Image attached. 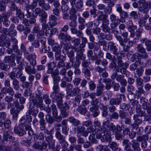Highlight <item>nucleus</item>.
Instances as JSON below:
<instances>
[{
	"instance_id": "f257e3e1",
	"label": "nucleus",
	"mask_w": 151,
	"mask_h": 151,
	"mask_svg": "<svg viewBox=\"0 0 151 151\" xmlns=\"http://www.w3.org/2000/svg\"><path fill=\"white\" fill-rule=\"evenodd\" d=\"M122 143L124 147V151H140L141 150L139 143L136 142L135 140H132L130 142L128 139H124Z\"/></svg>"
},
{
	"instance_id": "f03ea898",
	"label": "nucleus",
	"mask_w": 151,
	"mask_h": 151,
	"mask_svg": "<svg viewBox=\"0 0 151 151\" xmlns=\"http://www.w3.org/2000/svg\"><path fill=\"white\" fill-rule=\"evenodd\" d=\"M25 121V116H23L19 120L20 124L18 126L15 127L14 128V132L19 136H22L26 133L24 128L25 127L24 123Z\"/></svg>"
},
{
	"instance_id": "7ed1b4c3",
	"label": "nucleus",
	"mask_w": 151,
	"mask_h": 151,
	"mask_svg": "<svg viewBox=\"0 0 151 151\" xmlns=\"http://www.w3.org/2000/svg\"><path fill=\"white\" fill-rule=\"evenodd\" d=\"M118 64L119 66L122 67V68L120 72L117 70L116 69H114V71L116 72V73H113L112 76H121V74L118 73H120L127 76L129 73L128 72H127L125 69L128 66V64L126 63H124L120 59L118 60Z\"/></svg>"
},
{
	"instance_id": "20e7f679",
	"label": "nucleus",
	"mask_w": 151,
	"mask_h": 151,
	"mask_svg": "<svg viewBox=\"0 0 151 151\" xmlns=\"http://www.w3.org/2000/svg\"><path fill=\"white\" fill-rule=\"evenodd\" d=\"M52 50L55 52V56L57 60H59L61 59L63 60H65V56L61 55V49L58 44L55 43L52 45Z\"/></svg>"
},
{
	"instance_id": "39448f33",
	"label": "nucleus",
	"mask_w": 151,
	"mask_h": 151,
	"mask_svg": "<svg viewBox=\"0 0 151 151\" xmlns=\"http://www.w3.org/2000/svg\"><path fill=\"white\" fill-rule=\"evenodd\" d=\"M133 119L134 121L133 123L131 125V126L133 129H137L139 126L142 122V120L138 117L137 115L135 114L133 116Z\"/></svg>"
},
{
	"instance_id": "423d86ee",
	"label": "nucleus",
	"mask_w": 151,
	"mask_h": 151,
	"mask_svg": "<svg viewBox=\"0 0 151 151\" xmlns=\"http://www.w3.org/2000/svg\"><path fill=\"white\" fill-rule=\"evenodd\" d=\"M147 100L144 97L140 99V102L142 104V108L144 110H146L148 114L151 113V106L147 102Z\"/></svg>"
},
{
	"instance_id": "0eeeda50",
	"label": "nucleus",
	"mask_w": 151,
	"mask_h": 151,
	"mask_svg": "<svg viewBox=\"0 0 151 151\" xmlns=\"http://www.w3.org/2000/svg\"><path fill=\"white\" fill-rule=\"evenodd\" d=\"M47 147V144L46 142L43 141L42 142H35L33 145V147L36 149L38 150H42L45 149Z\"/></svg>"
},
{
	"instance_id": "6e6552de",
	"label": "nucleus",
	"mask_w": 151,
	"mask_h": 151,
	"mask_svg": "<svg viewBox=\"0 0 151 151\" xmlns=\"http://www.w3.org/2000/svg\"><path fill=\"white\" fill-rule=\"evenodd\" d=\"M9 139L11 142H13L14 137H13V133L10 131H4L3 136V141H7Z\"/></svg>"
},
{
	"instance_id": "1a4fd4ad",
	"label": "nucleus",
	"mask_w": 151,
	"mask_h": 151,
	"mask_svg": "<svg viewBox=\"0 0 151 151\" xmlns=\"http://www.w3.org/2000/svg\"><path fill=\"white\" fill-rule=\"evenodd\" d=\"M54 95L55 96L54 97L51 98L54 99L56 101L58 107H60L63 105V101H62V98L64 96L60 93H58L55 94Z\"/></svg>"
},
{
	"instance_id": "9d476101",
	"label": "nucleus",
	"mask_w": 151,
	"mask_h": 151,
	"mask_svg": "<svg viewBox=\"0 0 151 151\" xmlns=\"http://www.w3.org/2000/svg\"><path fill=\"white\" fill-rule=\"evenodd\" d=\"M88 108L90 111L93 113V115L94 117L97 116L99 114V111L98 106L89 105L88 106Z\"/></svg>"
},
{
	"instance_id": "9b49d317",
	"label": "nucleus",
	"mask_w": 151,
	"mask_h": 151,
	"mask_svg": "<svg viewBox=\"0 0 151 151\" xmlns=\"http://www.w3.org/2000/svg\"><path fill=\"white\" fill-rule=\"evenodd\" d=\"M111 140L110 131L109 130H106L104 131L103 134L101 138V141L103 142L105 141H110Z\"/></svg>"
},
{
	"instance_id": "f8f14e48",
	"label": "nucleus",
	"mask_w": 151,
	"mask_h": 151,
	"mask_svg": "<svg viewBox=\"0 0 151 151\" xmlns=\"http://www.w3.org/2000/svg\"><path fill=\"white\" fill-rule=\"evenodd\" d=\"M40 20L42 23V28L44 30L48 27V24L46 23L47 14L45 12L42 16H40Z\"/></svg>"
},
{
	"instance_id": "ddd939ff",
	"label": "nucleus",
	"mask_w": 151,
	"mask_h": 151,
	"mask_svg": "<svg viewBox=\"0 0 151 151\" xmlns=\"http://www.w3.org/2000/svg\"><path fill=\"white\" fill-rule=\"evenodd\" d=\"M108 45L111 52L114 55H117L118 49L115 44L113 42L110 41L108 43Z\"/></svg>"
},
{
	"instance_id": "4468645a",
	"label": "nucleus",
	"mask_w": 151,
	"mask_h": 151,
	"mask_svg": "<svg viewBox=\"0 0 151 151\" xmlns=\"http://www.w3.org/2000/svg\"><path fill=\"white\" fill-rule=\"evenodd\" d=\"M4 61L6 63L12 66H14L16 64L15 63V57L13 56H6L4 58Z\"/></svg>"
},
{
	"instance_id": "2eb2a0df",
	"label": "nucleus",
	"mask_w": 151,
	"mask_h": 151,
	"mask_svg": "<svg viewBox=\"0 0 151 151\" xmlns=\"http://www.w3.org/2000/svg\"><path fill=\"white\" fill-rule=\"evenodd\" d=\"M22 66L20 65L17 68H13L12 71L11 73L10 76H15L16 74V76H22Z\"/></svg>"
},
{
	"instance_id": "dca6fc26",
	"label": "nucleus",
	"mask_w": 151,
	"mask_h": 151,
	"mask_svg": "<svg viewBox=\"0 0 151 151\" xmlns=\"http://www.w3.org/2000/svg\"><path fill=\"white\" fill-rule=\"evenodd\" d=\"M45 32V35L47 36L50 37L53 35L55 34L57 31V29L56 28H53L52 29L49 28L48 26L47 28L44 30Z\"/></svg>"
},
{
	"instance_id": "f3484780",
	"label": "nucleus",
	"mask_w": 151,
	"mask_h": 151,
	"mask_svg": "<svg viewBox=\"0 0 151 151\" xmlns=\"http://www.w3.org/2000/svg\"><path fill=\"white\" fill-rule=\"evenodd\" d=\"M45 141L48 142L49 146L50 147H53L54 146L55 141L53 139L52 135H45Z\"/></svg>"
},
{
	"instance_id": "a211bd4d",
	"label": "nucleus",
	"mask_w": 151,
	"mask_h": 151,
	"mask_svg": "<svg viewBox=\"0 0 151 151\" xmlns=\"http://www.w3.org/2000/svg\"><path fill=\"white\" fill-rule=\"evenodd\" d=\"M115 5V3L113 2H111L109 4H108L107 6L104 9V12L105 14H110L112 12V7L114 6Z\"/></svg>"
},
{
	"instance_id": "6ab92c4d",
	"label": "nucleus",
	"mask_w": 151,
	"mask_h": 151,
	"mask_svg": "<svg viewBox=\"0 0 151 151\" xmlns=\"http://www.w3.org/2000/svg\"><path fill=\"white\" fill-rule=\"evenodd\" d=\"M122 95V94L120 95H119V97H117L116 98H112L111 99L109 103L111 105H119L120 103H121L122 100V98L121 97V96Z\"/></svg>"
},
{
	"instance_id": "aec40b11",
	"label": "nucleus",
	"mask_w": 151,
	"mask_h": 151,
	"mask_svg": "<svg viewBox=\"0 0 151 151\" xmlns=\"http://www.w3.org/2000/svg\"><path fill=\"white\" fill-rule=\"evenodd\" d=\"M140 41L143 43L145 42V45L147 46L146 49L147 51L151 50V40H148L146 38H144L141 39Z\"/></svg>"
},
{
	"instance_id": "412c9836",
	"label": "nucleus",
	"mask_w": 151,
	"mask_h": 151,
	"mask_svg": "<svg viewBox=\"0 0 151 151\" xmlns=\"http://www.w3.org/2000/svg\"><path fill=\"white\" fill-rule=\"evenodd\" d=\"M125 18H121V19H117L116 20V22H112L111 24V27L112 29H114L118 25V24L120 22L124 23L125 22Z\"/></svg>"
},
{
	"instance_id": "4be33fe9",
	"label": "nucleus",
	"mask_w": 151,
	"mask_h": 151,
	"mask_svg": "<svg viewBox=\"0 0 151 151\" xmlns=\"http://www.w3.org/2000/svg\"><path fill=\"white\" fill-rule=\"evenodd\" d=\"M33 12L34 14V17H36L38 15L39 16H42L45 13V12L40 8L37 7L33 11Z\"/></svg>"
},
{
	"instance_id": "5701e85b",
	"label": "nucleus",
	"mask_w": 151,
	"mask_h": 151,
	"mask_svg": "<svg viewBox=\"0 0 151 151\" xmlns=\"http://www.w3.org/2000/svg\"><path fill=\"white\" fill-rule=\"evenodd\" d=\"M71 32L73 34L76 35L78 37L81 38L83 36V33L82 31L78 30L75 28H72L70 29Z\"/></svg>"
},
{
	"instance_id": "b1692460",
	"label": "nucleus",
	"mask_w": 151,
	"mask_h": 151,
	"mask_svg": "<svg viewBox=\"0 0 151 151\" xmlns=\"http://www.w3.org/2000/svg\"><path fill=\"white\" fill-rule=\"evenodd\" d=\"M97 20L98 21H102L105 18H107L108 16L104 14L103 12L99 11L97 13Z\"/></svg>"
},
{
	"instance_id": "393cba45",
	"label": "nucleus",
	"mask_w": 151,
	"mask_h": 151,
	"mask_svg": "<svg viewBox=\"0 0 151 151\" xmlns=\"http://www.w3.org/2000/svg\"><path fill=\"white\" fill-rule=\"evenodd\" d=\"M136 111L138 117L139 116L142 117L144 116L145 117V111L142 110L140 106H136Z\"/></svg>"
},
{
	"instance_id": "a878e982",
	"label": "nucleus",
	"mask_w": 151,
	"mask_h": 151,
	"mask_svg": "<svg viewBox=\"0 0 151 151\" xmlns=\"http://www.w3.org/2000/svg\"><path fill=\"white\" fill-rule=\"evenodd\" d=\"M25 119V121L24 123V126H26L27 128L29 129L30 128L31 124L30 122L32 121V117L31 116H26V119Z\"/></svg>"
},
{
	"instance_id": "bb28decb",
	"label": "nucleus",
	"mask_w": 151,
	"mask_h": 151,
	"mask_svg": "<svg viewBox=\"0 0 151 151\" xmlns=\"http://www.w3.org/2000/svg\"><path fill=\"white\" fill-rule=\"evenodd\" d=\"M54 86L53 87V91L50 95V96L51 98L54 97L55 96V94L59 92V87L58 86V84L57 83H54Z\"/></svg>"
},
{
	"instance_id": "cd10ccee",
	"label": "nucleus",
	"mask_w": 151,
	"mask_h": 151,
	"mask_svg": "<svg viewBox=\"0 0 151 151\" xmlns=\"http://www.w3.org/2000/svg\"><path fill=\"white\" fill-rule=\"evenodd\" d=\"M36 56L35 54L31 55V56L29 58L28 60L30 62V64L33 66H35L36 64V61L35 60Z\"/></svg>"
},
{
	"instance_id": "c85d7f7f",
	"label": "nucleus",
	"mask_w": 151,
	"mask_h": 151,
	"mask_svg": "<svg viewBox=\"0 0 151 151\" xmlns=\"http://www.w3.org/2000/svg\"><path fill=\"white\" fill-rule=\"evenodd\" d=\"M77 110L81 114L85 115L87 112V108L85 107L80 105L79 106L77 109Z\"/></svg>"
},
{
	"instance_id": "c756f323",
	"label": "nucleus",
	"mask_w": 151,
	"mask_h": 151,
	"mask_svg": "<svg viewBox=\"0 0 151 151\" xmlns=\"http://www.w3.org/2000/svg\"><path fill=\"white\" fill-rule=\"evenodd\" d=\"M68 120L75 126L78 125L80 124V122L79 120L72 116L68 118Z\"/></svg>"
},
{
	"instance_id": "7c9ffc66",
	"label": "nucleus",
	"mask_w": 151,
	"mask_h": 151,
	"mask_svg": "<svg viewBox=\"0 0 151 151\" xmlns=\"http://www.w3.org/2000/svg\"><path fill=\"white\" fill-rule=\"evenodd\" d=\"M81 99V97L80 95H78L74 99H72V100L73 101V105L74 106H76L77 105L79 104Z\"/></svg>"
},
{
	"instance_id": "2f4dec72",
	"label": "nucleus",
	"mask_w": 151,
	"mask_h": 151,
	"mask_svg": "<svg viewBox=\"0 0 151 151\" xmlns=\"http://www.w3.org/2000/svg\"><path fill=\"white\" fill-rule=\"evenodd\" d=\"M26 11L27 12V13L25 14L27 18H29L31 17H34V14L32 9L26 7Z\"/></svg>"
},
{
	"instance_id": "473e14b6",
	"label": "nucleus",
	"mask_w": 151,
	"mask_h": 151,
	"mask_svg": "<svg viewBox=\"0 0 151 151\" xmlns=\"http://www.w3.org/2000/svg\"><path fill=\"white\" fill-rule=\"evenodd\" d=\"M128 97L129 100H132L131 103L132 104L133 106H138L137 105L139 103L138 101L137 100H133L135 98L134 94H129Z\"/></svg>"
},
{
	"instance_id": "72a5a7b5",
	"label": "nucleus",
	"mask_w": 151,
	"mask_h": 151,
	"mask_svg": "<svg viewBox=\"0 0 151 151\" xmlns=\"http://www.w3.org/2000/svg\"><path fill=\"white\" fill-rule=\"evenodd\" d=\"M51 109L52 111V115L54 117H55L58 115V111L56 105L53 103L51 105Z\"/></svg>"
},
{
	"instance_id": "f704fd0d",
	"label": "nucleus",
	"mask_w": 151,
	"mask_h": 151,
	"mask_svg": "<svg viewBox=\"0 0 151 151\" xmlns=\"http://www.w3.org/2000/svg\"><path fill=\"white\" fill-rule=\"evenodd\" d=\"M103 131L104 130L102 129V127H99L96 134V137L97 139H100L101 140V138L103 134Z\"/></svg>"
},
{
	"instance_id": "c9c22d12",
	"label": "nucleus",
	"mask_w": 151,
	"mask_h": 151,
	"mask_svg": "<svg viewBox=\"0 0 151 151\" xmlns=\"http://www.w3.org/2000/svg\"><path fill=\"white\" fill-rule=\"evenodd\" d=\"M148 136L147 135H144L142 136H138L137 138L136 141L137 142H141L145 140H148Z\"/></svg>"
},
{
	"instance_id": "e433bc0d",
	"label": "nucleus",
	"mask_w": 151,
	"mask_h": 151,
	"mask_svg": "<svg viewBox=\"0 0 151 151\" xmlns=\"http://www.w3.org/2000/svg\"><path fill=\"white\" fill-rule=\"evenodd\" d=\"M46 122L50 124H52L55 121L54 118L51 116L50 114H47L45 116Z\"/></svg>"
},
{
	"instance_id": "4c0bfd02",
	"label": "nucleus",
	"mask_w": 151,
	"mask_h": 151,
	"mask_svg": "<svg viewBox=\"0 0 151 151\" xmlns=\"http://www.w3.org/2000/svg\"><path fill=\"white\" fill-rule=\"evenodd\" d=\"M26 71L28 74H34L36 72V70L35 68H33L31 69V66L29 65H27L25 67Z\"/></svg>"
},
{
	"instance_id": "58836bf2",
	"label": "nucleus",
	"mask_w": 151,
	"mask_h": 151,
	"mask_svg": "<svg viewBox=\"0 0 151 151\" xmlns=\"http://www.w3.org/2000/svg\"><path fill=\"white\" fill-rule=\"evenodd\" d=\"M104 87V86L102 84H100L99 86L97 87L96 92L97 96H99L101 94L103 91Z\"/></svg>"
},
{
	"instance_id": "ea45409f",
	"label": "nucleus",
	"mask_w": 151,
	"mask_h": 151,
	"mask_svg": "<svg viewBox=\"0 0 151 151\" xmlns=\"http://www.w3.org/2000/svg\"><path fill=\"white\" fill-rule=\"evenodd\" d=\"M141 63V61L138 60H137L135 63L131 65L130 66V69L131 70H135L137 66L139 65Z\"/></svg>"
},
{
	"instance_id": "a19ab883",
	"label": "nucleus",
	"mask_w": 151,
	"mask_h": 151,
	"mask_svg": "<svg viewBox=\"0 0 151 151\" xmlns=\"http://www.w3.org/2000/svg\"><path fill=\"white\" fill-rule=\"evenodd\" d=\"M124 76H117L116 79L117 80L120 82L122 85L125 86L127 84V82L126 80L123 78Z\"/></svg>"
},
{
	"instance_id": "79ce46f5",
	"label": "nucleus",
	"mask_w": 151,
	"mask_h": 151,
	"mask_svg": "<svg viewBox=\"0 0 151 151\" xmlns=\"http://www.w3.org/2000/svg\"><path fill=\"white\" fill-rule=\"evenodd\" d=\"M109 147L113 150H117L118 148V145L115 142H110L109 145Z\"/></svg>"
},
{
	"instance_id": "37998d69",
	"label": "nucleus",
	"mask_w": 151,
	"mask_h": 151,
	"mask_svg": "<svg viewBox=\"0 0 151 151\" xmlns=\"http://www.w3.org/2000/svg\"><path fill=\"white\" fill-rule=\"evenodd\" d=\"M64 45L63 51L64 54H66L67 53L69 50L71 49V45L70 43H67L65 44Z\"/></svg>"
},
{
	"instance_id": "c03bdc74",
	"label": "nucleus",
	"mask_w": 151,
	"mask_h": 151,
	"mask_svg": "<svg viewBox=\"0 0 151 151\" xmlns=\"http://www.w3.org/2000/svg\"><path fill=\"white\" fill-rule=\"evenodd\" d=\"M97 150H101L102 151H111L110 149L109 148L106 146H102L101 145H99L97 147Z\"/></svg>"
},
{
	"instance_id": "a18cd8bd",
	"label": "nucleus",
	"mask_w": 151,
	"mask_h": 151,
	"mask_svg": "<svg viewBox=\"0 0 151 151\" xmlns=\"http://www.w3.org/2000/svg\"><path fill=\"white\" fill-rule=\"evenodd\" d=\"M60 109L61 114L62 115L63 117H66L68 115V111H67L66 108H63L62 107V105L60 107H59Z\"/></svg>"
},
{
	"instance_id": "49530a36",
	"label": "nucleus",
	"mask_w": 151,
	"mask_h": 151,
	"mask_svg": "<svg viewBox=\"0 0 151 151\" xmlns=\"http://www.w3.org/2000/svg\"><path fill=\"white\" fill-rule=\"evenodd\" d=\"M10 68V65L9 64H5L4 63H0V68L2 70H6Z\"/></svg>"
},
{
	"instance_id": "de8ad7c7",
	"label": "nucleus",
	"mask_w": 151,
	"mask_h": 151,
	"mask_svg": "<svg viewBox=\"0 0 151 151\" xmlns=\"http://www.w3.org/2000/svg\"><path fill=\"white\" fill-rule=\"evenodd\" d=\"M82 43L80 44V47L81 48H84L86 45V43L88 42V40L87 38L83 36L81 37Z\"/></svg>"
},
{
	"instance_id": "09e8293b",
	"label": "nucleus",
	"mask_w": 151,
	"mask_h": 151,
	"mask_svg": "<svg viewBox=\"0 0 151 151\" xmlns=\"http://www.w3.org/2000/svg\"><path fill=\"white\" fill-rule=\"evenodd\" d=\"M76 50V51L77 52V55L76 57V60H82L83 59V58H84L83 56V54L81 52H80V51L81 50V49L80 50H77L76 48H75Z\"/></svg>"
},
{
	"instance_id": "8fccbe9b",
	"label": "nucleus",
	"mask_w": 151,
	"mask_h": 151,
	"mask_svg": "<svg viewBox=\"0 0 151 151\" xmlns=\"http://www.w3.org/2000/svg\"><path fill=\"white\" fill-rule=\"evenodd\" d=\"M49 96L47 94H45L42 96V99L44 100L45 104L48 105L51 103V100L49 98Z\"/></svg>"
},
{
	"instance_id": "3c124183",
	"label": "nucleus",
	"mask_w": 151,
	"mask_h": 151,
	"mask_svg": "<svg viewBox=\"0 0 151 151\" xmlns=\"http://www.w3.org/2000/svg\"><path fill=\"white\" fill-rule=\"evenodd\" d=\"M89 140L91 141L92 143H97L98 142L97 140L95 138V136L93 133L91 134L89 136Z\"/></svg>"
},
{
	"instance_id": "603ef678",
	"label": "nucleus",
	"mask_w": 151,
	"mask_h": 151,
	"mask_svg": "<svg viewBox=\"0 0 151 151\" xmlns=\"http://www.w3.org/2000/svg\"><path fill=\"white\" fill-rule=\"evenodd\" d=\"M83 0H78L76 3L75 6L77 9H80L83 6Z\"/></svg>"
},
{
	"instance_id": "864d4df0",
	"label": "nucleus",
	"mask_w": 151,
	"mask_h": 151,
	"mask_svg": "<svg viewBox=\"0 0 151 151\" xmlns=\"http://www.w3.org/2000/svg\"><path fill=\"white\" fill-rule=\"evenodd\" d=\"M143 29L140 28L136 30L135 32V36L139 40V37L141 35V34L143 32Z\"/></svg>"
},
{
	"instance_id": "5fc2aeb1",
	"label": "nucleus",
	"mask_w": 151,
	"mask_h": 151,
	"mask_svg": "<svg viewBox=\"0 0 151 151\" xmlns=\"http://www.w3.org/2000/svg\"><path fill=\"white\" fill-rule=\"evenodd\" d=\"M90 63V61L87 60H85V58H84L81 63V65L83 68H86L88 67Z\"/></svg>"
},
{
	"instance_id": "6e6d98bb",
	"label": "nucleus",
	"mask_w": 151,
	"mask_h": 151,
	"mask_svg": "<svg viewBox=\"0 0 151 151\" xmlns=\"http://www.w3.org/2000/svg\"><path fill=\"white\" fill-rule=\"evenodd\" d=\"M39 123L40 125V128L41 130H44L45 129L46 122L44 119H40Z\"/></svg>"
},
{
	"instance_id": "4d7b16f0",
	"label": "nucleus",
	"mask_w": 151,
	"mask_h": 151,
	"mask_svg": "<svg viewBox=\"0 0 151 151\" xmlns=\"http://www.w3.org/2000/svg\"><path fill=\"white\" fill-rule=\"evenodd\" d=\"M109 123V120L103 122L102 126L101 127H102V129L104 130L103 131L106 130H109L107 128L109 126L108 125Z\"/></svg>"
},
{
	"instance_id": "13d9d810",
	"label": "nucleus",
	"mask_w": 151,
	"mask_h": 151,
	"mask_svg": "<svg viewBox=\"0 0 151 151\" xmlns=\"http://www.w3.org/2000/svg\"><path fill=\"white\" fill-rule=\"evenodd\" d=\"M137 51L140 53H143L145 51L144 48L143 47L142 45L141 44H138L137 45Z\"/></svg>"
},
{
	"instance_id": "bf43d9fd",
	"label": "nucleus",
	"mask_w": 151,
	"mask_h": 151,
	"mask_svg": "<svg viewBox=\"0 0 151 151\" xmlns=\"http://www.w3.org/2000/svg\"><path fill=\"white\" fill-rule=\"evenodd\" d=\"M116 39L119 41L120 45H123L124 43H126L127 42V40H123L122 37L120 35H116Z\"/></svg>"
},
{
	"instance_id": "052dcab7",
	"label": "nucleus",
	"mask_w": 151,
	"mask_h": 151,
	"mask_svg": "<svg viewBox=\"0 0 151 151\" xmlns=\"http://www.w3.org/2000/svg\"><path fill=\"white\" fill-rule=\"evenodd\" d=\"M128 116L127 113L125 112L122 110H120L119 111V116L122 119L125 118Z\"/></svg>"
},
{
	"instance_id": "680f3d73",
	"label": "nucleus",
	"mask_w": 151,
	"mask_h": 151,
	"mask_svg": "<svg viewBox=\"0 0 151 151\" xmlns=\"http://www.w3.org/2000/svg\"><path fill=\"white\" fill-rule=\"evenodd\" d=\"M55 137L58 140L59 142H61L65 140V137L62 135L61 133L55 134Z\"/></svg>"
},
{
	"instance_id": "e2e57ef3",
	"label": "nucleus",
	"mask_w": 151,
	"mask_h": 151,
	"mask_svg": "<svg viewBox=\"0 0 151 151\" xmlns=\"http://www.w3.org/2000/svg\"><path fill=\"white\" fill-rule=\"evenodd\" d=\"M42 98H41L40 99H39V104H37L36 106L37 108H40L41 110L45 109V105H43L42 103V101H41Z\"/></svg>"
},
{
	"instance_id": "0e129e2a",
	"label": "nucleus",
	"mask_w": 151,
	"mask_h": 151,
	"mask_svg": "<svg viewBox=\"0 0 151 151\" xmlns=\"http://www.w3.org/2000/svg\"><path fill=\"white\" fill-rule=\"evenodd\" d=\"M11 124L10 120L8 119H7L4 122V127L6 128L9 129L10 128Z\"/></svg>"
},
{
	"instance_id": "69168bd1",
	"label": "nucleus",
	"mask_w": 151,
	"mask_h": 151,
	"mask_svg": "<svg viewBox=\"0 0 151 151\" xmlns=\"http://www.w3.org/2000/svg\"><path fill=\"white\" fill-rule=\"evenodd\" d=\"M106 58L107 59L111 60L112 61H115L116 60L115 57L114 56H112L111 54L109 52L106 53Z\"/></svg>"
},
{
	"instance_id": "338daca9",
	"label": "nucleus",
	"mask_w": 151,
	"mask_h": 151,
	"mask_svg": "<svg viewBox=\"0 0 151 151\" xmlns=\"http://www.w3.org/2000/svg\"><path fill=\"white\" fill-rule=\"evenodd\" d=\"M130 16L134 19H137L138 18V15L137 12L132 11L130 13Z\"/></svg>"
},
{
	"instance_id": "774afa93",
	"label": "nucleus",
	"mask_w": 151,
	"mask_h": 151,
	"mask_svg": "<svg viewBox=\"0 0 151 151\" xmlns=\"http://www.w3.org/2000/svg\"><path fill=\"white\" fill-rule=\"evenodd\" d=\"M0 151H11V147L9 146L0 145Z\"/></svg>"
}]
</instances>
